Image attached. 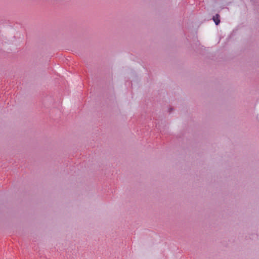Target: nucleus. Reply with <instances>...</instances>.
Instances as JSON below:
<instances>
[{
	"instance_id": "obj_1",
	"label": "nucleus",
	"mask_w": 259,
	"mask_h": 259,
	"mask_svg": "<svg viewBox=\"0 0 259 259\" xmlns=\"http://www.w3.org/2000/svg\"><path fill=\"white\" fill-rule=\"evenodd\" d=\"M219 15L218 14H217L216 16H214L213 18V20L216 25H218L220 23V21L219 19Z\"/></svg>"
}]
</instances>
